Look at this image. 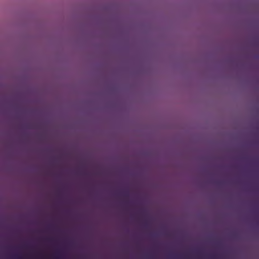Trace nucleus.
<instances>
[{
    "instance_id": "nucleus-1",
    "label": "nucleus",
    "mask_w": 259,
    "mask_h": 259,
    "mask_svg": "<svg viewBox=\"0 0 259 259\" xmlns=\"http://www.w3.org/2000/svg\"><path fill=\"white\" fill-rule=\"evenodd\" d=\"M15 257L16 258H20V257L19 255H15Z\"/></svg>"
},
{
    "instance_id": "nucleus-2",
    "label": "nucleus",
    "mask_w": 259,
    "mask_h": 259,
    "mask_svg": "<svg viewBox=\"0 0 259 259\" xmlns=\"http://www.w3.org/2000/svg\"><path fill=\"white\" fill-rule=\"evenodd\" d=\"M56 258H60V256H59V255H57Z\"/></svg>"
}]
</instances>
